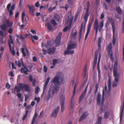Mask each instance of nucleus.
Instances as JSON below:
<instances>
[{
	"instance_id": "f257e3e1",
	"label": "nucleus",
	"mask_w": 124,
	"mask_h": 124,
	"mask_svg": "<svg viewBox=\"0 0 124 124\" xmlns=\"http://www.w3.org/2000/svg\"><path fill=\"white\" fill-rule=\"evenodd\" d=\"M64 80V76L63 73L59 71L57 72L55 76L51 81V83L54 84L53 88L52 93L53 94L59 91L60 88L59 85L63 84Z\"/></svg>"
},
{
	"instance_id": "f03ea898",
	"label": "nucleus",
	"mask_w": 124,
	"mask_h": 124,
	"mask_svg": "<svg viewBox=\"0 0 124 124\" xmlns=\"http://www.w3.org/2000/svg\"><path fill=\"white\" fill-rule=\"evenodd\" d=\"M98 46L99 47V49L98 50H96L95 52L93 68L94 69L96 66L97 60V56L99 52V57L97 65V69L98 72L99 81L100 82L101 76L100 67V63L101 57V53L100 52L101 50V37H100L98 38Z\"/></svg>"
},
{
	"instance_id": "7ed1b4c3",
	"label": "nucleus",
	"mask_w": 124,
	"mask_h": 124,
	"mask_svg": "<svg viewBox=\"0 0 124 124\" xmlns=\"http://www.w3.org/2000/svg\"><path fill=\"white\" fill-rule=\"evenodd\" d=\"M108 82V90H107V86L105 85L104 88L102 91V101H101V106L103 105V103L104 97H108L110 95L111 86V80L110 78H109Z\"/></svg>"
},
{
	"instance_id": "20e7f679",
	"label": "nucleus",
	"mask_w": 124,
	"mask_h": 124,
	"mask_svg": "<svg viewBox=\"0 0 124 124\" xmlns=\"http://www.w3.org/2000/svg\"><path fill=\"white\" fill-rule=\"evenodd\" d=\"M68 18L66 19L65 22L67 23H69V26L66 27L63 29V31L64 32H66L70 29L73 20V17L72 16V11L71 10L68 12Z\"/></svg>"
},
{
	"instance_id": "39448f33",
	"label": "nucleus",
	"mask_w": 124,
	"mask_h": 124,
	"mask_svg": "<svg viewBox=\"0 0 124 124\" xmlns=\"http://www.w3.org/2000/svg\"><path fill=\"white\" fill-rule=\"evenodd\" d=\"M94 28L95 30L96 36L98 31L100 32L101 31V22L98 23V19L96 18L94 22Z\"/></svg>"
},
{
	"instance_id": "423d86ee",
	"label": "nucleus",
	"mask_w": 124,
	"mask_h": 124,
	"mask_svg": "<svg viewBox=\"0 0 124 124\" xmlns=\"http://www.w3.org/2000/svg\"><path fill=\"white\" fill-rule=\"evenodd\" d=\"M113 75L115 77V81L113 82L112 86L114 87L116 86L118 84V82L119 78V74H117L116 70H114Z\"/></svg>"
},
{
	"instance_id": "0eeeda50",
	"label": "nucleus",
	"mask_w": 124,
	"mask_h": 124,
	"mask_svg": "<svg viewBox=\"0 0 124 124\" xmlns=\"http://www.w3.org/2000/svg\"><path fill=\"white\" fill-rule=\"evenodd\" d=\"M90 6V3L89 1H88L87 3V8L86 10V12L85 13L84 17V19L85 24L87 22L88 17L89 16V10Z\"/></svg>"
},
{
	"instance_id": "6e6552de",
	"label": "nucleus",
	"mask_w": 124,
	"mask_h": 124,
	"mask_svg": "<svg viewBox=\"0 0 124 124\" xmlns=\"http://www.w3.org/2000/svg\"><path fill=\"white\" fill-rule=\"evenodd\" d=\"M112 44L111 43H110L109 44L108 46V55L109 56L110 59L112 61H113L114 58L113 57L112 52Z\"/></svg>"
},
{
	"instance_id": "1a4fd4ad",
	"label": "nucleus",
	"mask_w": 124,
	"mask_h": 124,
	"mask_svg": "<svg viewBox=\"0 0 124 124\" xmlns=\"http://www.w3.org/2000/svg\"><path fill=\"white\" fill-rule=\"evenodd\" d=\"M60 99L61 101V111L62 112H63L64 109V104L65 100V96L63 94L60 95Z\"/></svg>"
},
{
	"instance_id": "9d476101",
	"label": "nucleus",
	"mask_w": 124,
	"mask_h": 124,
	"mask_svg": "<svg viewBox=\"0 0 124 124\" xmlns=\"http://www.w3.org/2000/svg\"><path fill=\"white\" fill-rule=\"evenodd\" d=\"M62 33L59 32L57 37L55 41L56 46H59L60 45V41L62 35Z\"/></svg>"
},
{
	"instance_id": "9b49d317",
	"label": "nucleus",
	"mask_w": 124,
	"mask_h": 124,
	"mask_svg": "<svg viewBox=\"0 0 124 124\" xmlns=\"http://www.w3.org/2000/svg\"><path fill=\"white\" fill-rule=\"evenodd\" d=\"M59 107L58 106L53 110V112L51 115V117H54L55 118L57 117V116L59 112Z\"/></svg>"
},
{
	"instance_id": "f8f14e48",
	"label": "nucleus",
	"mask_w": 124,
	"mask_h": 124,
	"mask_svg": "<svg viewBox=\"0 0 124 124\" xmlns=\"http://www.w3.org/2000/svg\"><path fill=\"white\" fill-rule=\"evenodd\" d=\"M27 6L29 9L30 14L32 16H34V11L35 8L33 5L30 6L29 5H27Z\"/></svg>"
},
{
	"instance_id": "ddd939ff",
	"label": "nucleus",
	"mask_w": 124,
	"mask_h": 124,
	"mask_svg": "<svg viewBox=\"0 0 124 124\" xmlns=\"http://www.w3.org/2000/svg\"><path fill=\"white\" fill-rule=\"evenodd\" d=\"M70 42V43L68 46L67 49L71 50L75 48L76 47L77 44L76 43L72 42L71 41Z\"/></svg>"
},
{
	"instance_id": "4468645a",
	"label": "nucleus",
	"mask_w": 124,
	"mask_h": 124,
	"mask_svg": "<svg viewBox=\"0 0 124 124\" xmlns=\"http://www.w3.org/2000/svg\"><path fill=\"white\" fill-rule=\"evenodd\" d=\"M50 79V78L49 77H48L46 79L44 85L43 92L42 94L41 95V97H42L43 96V95L45 91L46 90L47 85Z\"/></svg>"
},
{
	"instance_id": "2eb2a0df",
	"label": "nucleus",
	"mask_w": 124,
	"mask_h": 124,
	"mask_svg": "<svg viewBox=\"0 0 124 124\" xmlns=\"http://www.w3.org/2000/svg\"><path fill=\"white\" fill-rule=\"evenodd\" d=\"M93 20H92V22H90L88 24V26L87 30L85 37V40H86L87 39L89 32L90 30V29L92 24V23L93 21Z\"/></svg>"
},
{
	"instance_id": "dca6fc26",
	"label": "nucleus",
	"mask_w": 124,
	"mask_h": 124,
	"mask_svg": "<svg viewBox=\"0 0 124 124\" xmlns=\"http://www.w3.org/2000/svg\"><path fill=\"white\" fill-rule=\"evenodd\" d=\"M88 85V84L86 86L84 91L80 96L79 98V102H80L85 97L87 92Z\"/></svg>"
},
{
	"instance_id": "f3484780",
	"label": "nucleus",
	"mask_w": 124,
	"mask_h": 124,
	"mask_svg": "<svg viewBox=\"0 0 124 124\" xmlns=\"http://www.w3.org/2000/svg\"><path fill=\"white\" fill-rule=\"evenodd\" d=\"M23 67L24 68H22L20 70L21 72L22 73H24L25 75H27L28 74V72L30 71L27 67L24 66Z\"/></svg>"
},
{
	"instance_id": "a211bd4d",
	"label": "nucleus",
	"mask_w": 124,
	"mask_h": 124,
	"mask_svg": "<svg viewBox=\"0 0 124 124\" xmlns=\"http://www.w3.org/2000/svg\"><path fill=\"white\" fill-rule=\"evenodd\" d=\"M18 86L16 85L15 87V90L16 91L17 93H19L22 89V84L21 83L18 84Z\"/></svg>"
},
{
	"instance_id": "6ab92c4d",
	"label": "nucleus",
	"mask_w": 124,
	"mask_h": 124,
	"mask_svg": "<svg viewBox=\"0 0 124 124\" xmlns=\"http://www.w3.org/2000/svg\"><path fill=\"white\" fill-rule=\"evenodd\" d=\"M88 114V113L87 112H85L83 113L79 119V121L80 122H81L85 119L87 117Z\"/></svg>"
},
{
	"instance_id": "aec40b11",
	"label": "nucleus",
	"mask_w": 124,
	"mask_h": 124,
	"mask_svg": "<svg viewBox=\"0 0 124 124\" xmlns=\"http://www.w3.org/2000/svg\"><path fill=\"white\" fill-rule=\"evenodd\" d=\"M22 84V89L26 91H29L30 89L28 86L26 84H23L21 83Z\"/></svg>"
},
{
	"instance_id": "412c9836",
	"label": "nucleus",
	"mask_w": 124,
	"mask_h": 124,
	"mask_svg": "<svg viewBox=\"0 0 124 124\" xmlns=\"http://www.w3.org/2000/svg\"><path fill=\"white\" fill-rule=\"evenodd\" d=\"M97 104L101 106V95L100 93H98L97 98Z\"/></svg>"
},
{
	"instance_id": "4be33fe9",
	"label": "nucleus",
	"mask_w": 124,
	"mask_h": 124,
	"mask_svg": "<svg viewBox=\"0 0 124 124\" xmlns=\"http://www.w3.org/2000/svg\"><path fill=\"white\" fill-rule=\"evenodd\" d=\"M15 4H14L12 5L11 8L10 9V11H9V15L11 17H12L13 16V10H14L15 8Z\"/></svg>"
},
{
	"instance_id": "5701e85b",
	"label": "nucleus",
	"mask_w": 124,
	"mask_h": 124,
	"mask_svg": "<svg viewBox=\"0 0 124 124\" xmlns=\"http://www.w3.org/2000/svg\"><path fill=\"white\" fill-rule=\"evenodd\" d=\"M29 79L30 81L31 82H32V84L33 86H35V83L36 81L35 79L33 80V76L31 75H30L29 76Z\"/></svg>"
},
{
	"instance_id": "b1692460",
	"label": "nucleus",
	"mask_w": 124,
	"mask_h": 124,
	"mask_svg": "<svg viewBox=\"0 0 124 124\" xmlns=\"http://www.w3.org/2000/svg\"><path fill=\"white\" fill-rule=\"evenodd\" d=\"M55 48L54 47L51 48H49L48 50L47 53L49 54H53L55 52Z\"/></svg>"
},
{
	"instance_id": "393cba45",
	"label": "nucleus",
	"mask_w": 124,
	"mask_h": 124,
	"mask_svg": "<svg viewBox=\"0 0 124 124\" xmlns=\"http://www.w3.org/2000/svg\"><path fill=\"white\" fill-rule=\"evenodd\" d=\"M69 50L67 49V50H65L64 51V55H66L68 54H71L74 53V50L70 51Z\"/></svg>"
},
{
	"instance_id": "a878e982",
	"label": "nucleus",
	"mask_w": 124,
	"mask_h": 124,
	"mask_svg": "<svg viewBox=\"0 0 124 124\" xmlns=\"http://www.w3.org/2000/svg\"><path fill=\"white\" fill-rule=\"evenodd\" d=\"M0 27L1 30L5 31L6 30L8 26L7 24H3L0 26Z\"/></svg>"
},
{
	"instance_id": "bb28decb",
	"label": "nucleus",
	"mask_w": 124,
	"mask_h": 124,
	"mask_svg": "<svg viewBox=\"0 0 124 124\" xmlns=\"http://www.w3.org/2000/svg\"><path fill=\"white\" fill-rule=\"evenodd\" d=\"M45 26L47 28L48 30H52L53 29L51 25L49 23H46Z\"/></svg>"
},
{
	"instance_id": "cd10ccee",
	"label": "nucleus",
	"mask_w": 124,
	"mask_h": 124,
	"mask_svg": "<svg viewBox=\"0 0 124 124\" xmlns=\"http://www.w3.org/2000/svg\"><path fill=\"white\" fill-rule=\"evenodd\" d=\"M25 12H23L22 13V20L23 23H24V20L25 21H26L27 22V20H26V18H25Z\"/></svg>"
},
{
	"instance_id": "c85d7f7f",
	"label": "nucleus",
	"mask_w": 124,
	"mask_h": 124,
	"mask_svg": "<svg viewBox=\"0 0 124 124\" xmlns=\"http://www.w3.org/2000/svg\"><path fill=\"white\" fill-rule=\"evenodd\" d=\"M9 48L11 54L13 55H14L15 54V52L14 50V48L13 47H11V44L9 45Z\"/></svg>"
},
{
	"instance_id": "c756f323",
	"label": "nucleus",
	"mask_w": 124,
	"mask_h": 124,
	"mask_svg": "<svg viewBox=\"0 0 124 124\" xmlns=\"http://www.w3.org/2000/svg\"><path fill=\"white\" fill-rule=\"evenodd\" d=\"M124 103L123 106L122 107V108L121 109V111L120 114V122L121 123L122 121V117L123 116V112L124 110Z\"/></svg>"
},
{
	"instance_id": "7c9ffc66",
	"label": "nucleus",
	"mask_w": 124,
	"mask_h": 124,
	"mask_svg": "<svg viewBox=\"0 0 124 124\" xmlns=\"http://www.w3.org/2000/svg\"><path fill=\"white\" fill-rule=\"evenodd\" d=\"M118 64V62L117 61H116L114 63V67L113 70V73H114V70H116L117 74H118L117 73V67Z\"/></svg>"
},
{
	"instance_id": "2f4dec72",
	"label": "nucleus",
	"mask_w": 124,
	"mask_h": 124,
	"mask_svg": "<svg viewBox=\"0 0 124 124\" xmlns=\"http://www.w3.org/2000/svg\"><path fill=\"white\" fill-rule=\"evenodd\" d=\"M20 52L22 53L24 57L26 56V54L24 52V48H21L20 49Z\"/></svg>"
},
{
	"instance_id": "473e14b6",
	"label": "nucleus",
	"mask_w": 124,
	"mask_h": 124,
	"mask_svg": "<svg viewBox=\"0 0 124 124\" xmlns=\"http://www.w3.org/2000/svg\"><path fill=\"white\" fill-rule=\"evenodd\" d=\"M51 92L50 90L48 91V94L45 97V99L46 100H48L51 96Z\"/></svg>"
},
{
	"instance_id": "72a5a7b5",
	"label": "nucleus",
	"mask_w": 124,
	"mask_h": 124,
	"mask_svg": "<svg viewBox=\"0 0 124 124\" xmlns=\"http://www.w3.org/2000/svg\"><path fill=\"white\" fill-rule=\"evenodd\" d=\"M116 10L117 13L120 14H121L122 10L119 7H116Z\"/></svg>"
},
{
	"instance_id": "f704fd0d",
	"label": "nucleus",
	"mask_w": 124,
	"mask_h": 124,
	"mask_svg": "<svg viewBox=\"0 0 124 124\" xmlns=\"http://www.w3.org/2000/svg\"><path fill=\"white\" fill-rule=\"evenodd\" d=\"M76 85L77 83H76L75 84L74 86V89L73 92V95L72 96V98H74V95L75 94L76 91Z\"/></svg>"
},
{
	"instance_id": "c9c22d12",
	"label": "nucleus",
	"mask_w": 124,
	"mask_h": 124,
	"mask_svg": "<svg viewBox=\"0 0 124 124\" xmlns=\"http://www.w3.org/2000/svg\"><path fill=\"white\" fill-rule=\"evenodd\" d=\"M38 115V114L36 112H35V113L34 115V117L33 119L32 120V123L31 124H33L34 123V122L36 118L37 117Z\"/></svg>"
},
{
	"instance_id": "e433bc0d",
	"label": "nucleus",
	"mask_w": 124,
	"mask_h": 124,
	"mask_svg": "<svg viewBox=\"0 0 124 124\" xmlns=\"http://www.w3.org/2000/svg\"><path fill=\"white\" fill-rule=\"evenodd\" d=\"M20 35L21 36L20 39L21 40L24 39H25L28 35V34H26V35H24V36L22 35L21 34H20Z\"/></svg>"
},
{
	"instance_id": "4c0bfd02",
	"label": "nucleus",
	"mask_w": 124,
	"mask_h": 124,
	"mask_svg": "<svg viewBox=\"0 0 124 124\" xmlns=\"http://www.w3.org/2000/svg\"><path fill=\"white\" fill-rule=\"evenodd\" d=\"M109 112L108 111H106L105 113L104 117L105 118L107 119L108 118L109 115Z\"/></svg>"
},
{
	"instance_id": "58836bf2",
	"label": "nucleus",
	"mask_w": 124,
	"mask_h": 124,
	"mask_svg": "<svg viewBox=\"0 0 124 124\" xmlns=\"http://www.w3.org/2000/svg\"><path fill=\"white\" fill-rule=\"evenodd\" d=\"M116 42V38L115 37V34H113V36L112 43L113 45H115Z\"/></svg>"
},
{
	"instance_id": "ea45409f",
	"label": "nucleus",
	"mask_w": 124,
	"mask_h": 124,
	"mask_svg": "<svg viewBox=\"0 0 124 124\" xmlns=\"http://www.w3.org/2000/svg\"><path fill=\"white\" fill-rule=\"evenodd\" d=\"M83 28V23H82L81 24V27L80 30L79 32V35H80V36L81 35H82V30Z\"/></svg>"
},
{
	"instance_id": "a19ab883",
	"label": "nucleus",
	"mask_w": 124,
	"mask_h": 124,
	"mask_svg": "<svg viewBox=\"0 0 124 124\" xmlns=\"http://www.w3.org/2000/svg\"><path fill=\"white\" fill-rule=\"evenodd\" d=\"M51 45V42L49 41H48L47 42V43L44 45L45 47L47 48L49 47Z\"/></svg>"
},
{
	"instance_id": "79ce46f5",
	"label": "nucleus",
	"mask_w": 124,
	"mask_h": 124,
	"mask_svg": "<svg viewBox=\"0 0 124 124\" xmlns=\"http://www.w3.org/2000/svg\"><path fill=\"white\" fill-rule=\"evenodd\" d=\"M112 26L113 29V34H115V25L114 23H112Z\"/></svg>"
},
{
	"instance_id": "37998d69",
	"label": "nucleus",
	"mask_w": 124,
	"mask_h": 124,
	"mask_svg": "<svg viewBox=\"0 0 124 124\" xmlns=\"http://www.w3.org/2000/svg\"><path fill=\"white\" fill-rule=\"evenodd\" d=\"M51 23L54 26L56 25L57 24L56 22L54 19H52L51 20Z\"/></svg>"
},
{
	"instance_id": "c03bdc74",
	"label": "nucleus",
	"mask_w": 124,
	"mask_h": 124,
	"mask_svg": "<svg viewBox=\"0 0 124 124\" xmlns=\"http://www.w3.org/2000/svg\"><path fill=\"white\" fill-rule=\"evenodd\" d=\"M77 34V32L76 31L74 33L71 34V37L72 38H75L76 35Z\"/></svg>"
},
{
	"instance_id": "a18cd8bd",
	"label": "nucleus",
	"mask_w": 124,
	"mask_h": 124,
	"mask_svg": "<svg viewBox=\"0 0 124 124\" xmlns=\"http://www.w3.org/2000/svg\"><path fill=\"white\" fill-rule=\"evenodd\" d=\"M54 18L57 21H58L59 19V16L57 14H55L54 15Z\"/></svg>"
},
{
	"instance_id": "49530a36",
	"label": "nucleus",
	"mask_w": 124,
	"mask_h": 124,
	"mask_svg": "<svg viewBox=\"0 0 124 124\" xmlns=\"http://www.w3.org/2000/svg\"><path fill=\"white\" fill-rule=\"evenodd\" d=\"M7 25L8 27H10L12 26L13 25L12 23H10L8 21H7Z\"/></svg>"
},
{
	"instance_id": "de8ad7c7",
	"label": "nucleus",
	"mask_w": 124,
	"mask_h": 124,
	"mask_svg": "<svg viewBox=\"0 0 124 124\" xmlns=\"http://www.w3.org/2000/svg\"><path fill=\"white\" fill-rule=\"evenodd\" d=\"M16 64L18 65L19 67H20L21 66V63L19 61H15Z\"/></svg>"
},
{
	"instance_id": "09e8293b",
	"label": "nucleus",
	"mask_w": 124,
	"mask_h": 124,
	"mask_svg": "<svg viewBox=\"0 0 124 124\" xmlns=\"http://www.w3.org/2000/svg\"><path fill=\"white\" fill-rule=\"evenodd\" d=\"M6 88L8 89H10L11 87V85L9 84L8 83H7L6 84Z\"/></svg>"
},
{
	"instance_id": "8fccbe9b",
	"label": "nucleus",
	"mask_w": 124,
	"mask_h": 124,
	"mask_svg": "<svg viewBox=\"0 0 124 124\" xmlns=\"http://www.w3.org/2000/svg\"><path fill=\"white\" fill-rule=\"evenodd\" d=\"M11 3H9L7 7V9L8 11L9 12V11H10V8L11 7Z\"/></svg>"
},
{
	"instance_id": "3c124183",
	"label": "nucleus",
	"mask_w": 124,
	"mask_h": 124,
	"mask_svg": "<svg viewBox=\"0 0 124 124\" xmlns=\"http://www.w3.org/2000/svg\"><path fill=\"white\" fill-rule=\"evenodd\" d=\"M95 124H101V117L99 116L98 120V121Z\"/></svg>"
},
{
	"instance_id": "603ef678",
	"label": "nucleus",
	"mask_w": 124,
	"mask_h": 124,
	"mask_svg": "<svg viewBox=\"0 0 124 124\" xmlns=\"http://www.w3.org/2000/svg\"><path fill=\"white\" fill-rule=\"evenodd\" d=\"M40 90V88L39 86H37L36 87V88L35 90V93H38L39 92V90Z\"/></svg>"
},
{
	"instance_id": "864d4df0",
	"label": "nucleus",
	"mask_w": 124,
	"mask_h": 124,
	"mask_svg": "<svg viewBox=\"0 0 124 124\" xmlns=\"http://www.w3.org/2000/svg\"><path fill=\"white\" fill-rule=\"evenodd\" d=\"M107 106H105V107H104V108H103L102 107H101V112H102L103 111H105V110L107 109Z\"/></svg>"
},
{
	"instance_id": "5fc2aeb1",
	"label": "nucleus",
	"mask_w": 124,
	"mask_h": 124,
	"mask_svg": "<svg viewBox=\"0 0 124 124\" xmlns=\"http://www.w3.org/2000/svg\"><path fill=\"white\" fill-rule=\"evenodd\" d=\"M25 101H26L27 99L29 97V95L25 94Z\"/></svg>"
},
{
	"instance_id": "6e6d98bb",
	"label": "nucleus",
	"mask_w": 124,
	"mask_h": 124,
	"mask_svg": "<svg viewBox=\"0 0 124 124\" xmlns=\"http://www.w3.org/2000/svg\"><path fill=\"white\" fill-rule=\"evenodd\" d=\"M13 40L12 39H9L8 40V45L9 46V45L11 44H13Z\"/></svg>"
},
{
	"instance_id": "4d7b16f0",
	"label": "nucleus",
	"mask_w": 124,
	"mask_h": 124,
	"mask_svg": "<svg viewBox=\"0 0 124 124\" xmlns=\"http://www.w3.org/2000/svg\"><path fill=\"white\" fill-rule=\"evenodd\" d=\"M55 8L56 6L53 7H50L48 9V10L50 11H52Z\"/></svg>"
},
{
	"instance_id": "13d9d810",
	"label": "nucleus",
	"mask_w": 124,
	"mask_h": 124,
	"mask_svg": "<svg viewBox=\"0 0 124 124\" xmlns=\"http://www.w3.org/2000/svg\"><path fill=\"white\" fill-rule=\"evenodd\" d=\"M31 37L32 38L36 40H37L38 39V37L36 35L32 36Z\"/></svg>"
},
{
	"instance_id": "bf43d9fd",
	"label": "nucleus",
	"mask_w": 124,
	"mask_h": 124,
	"mask_svg": "<svg viewBox=\"0 0 124 124\" xmlns=\"http://www.w3.org/2000/svg\"><path fill=\"white\" fill-rule=\"evenodd\" d=\"M57 59H54L53 60V64L55 66L57 62Z\"/></svg>"
},
{
	"instance_id": "052dcab7",
	"label": "nucleus",
	"mask_w": 124,
	"mask_h": 124,
	"mask_svg": "<svg viewBox=\"0 0 124 124\" xmlns=\"http://www.w3.org/2000/svg\"><path fill=\"white\" fill-rule=\"evenodd\" d=\"M40 98L39 97L37 98V97H35L34 99L35 101H37V102L38 103L40 101Z\"/></svg>"
},
{
	"instance_id": "680f3d73",
	"label": "nucleus",
	"mask_w": 124,
	"mask_h": 124,
	"mask_svg": "<svg viewBox=\"0 0 124 124\" xmlns=\"http://www.w3.org/2000/svg\"><path fill=\"white\" fill-rule=\"evenodd\" d=\"M23 0H20L18 6L19 7V8H20L21 7L22 5V4H23Z\"/></svg>"
},
{
	"instance_id": "e2e57ef3",
	"label": "nucleus",
	"mask_w": 124,
	"mask_h": 124,
	"mask_svg": "<svg viewBox=\"0 0 124 124\" xmlns=\"http://www.w3.org/2000/svg\"><path fill=\"white\" fill-rule=\"evenodd\" d=\"M73 0H68V1L69 3L70 6H72Z\"/></svg>"
},
{
	"instance_id": "0e129e2a",
	"label": "nucleus",
	"mask_w": 124,
	"mask_h": 124,
	"mask_svg": "<svg viewBox=\"0 0 124 124\" xmlns=\"http://www.w3.org/2000/svg\"><path fill=\"white\" fill-rule=\"evenodd\" d=\"M95 87L96 88L95 90V93H96L97 92V91L98 87V85L96 84L95 86Z\"/></svg>"
},
{
	"instance_id": "69168bd1",
	"label": "nucleus",
	"mask_w": 124,
	"mask_h": 124,
	"mask_svg": "<svg viewBox=\"0 0 124 124\" xmlns=\"http://www.w3.org/2000/svg\"><path fill=\"white\" fill-rule=\"evenodd\" d=\"M35 5L36 7H38L40 5L39 2V1H37L35 3Z\"/></svg>"
},
{
	"instance_id": "338daca9",
	"label": "nucleus",
	"mask_w": 124,
	"mask_h": 124,
	"mask_svg": "<svg viewBox=\"0 0 124 124\" xmlns=\"http://www.w3.org/2000/svg\"><path fill=\"white\" fill-rule=\"evenodd\" d=\"M13 31V29L11 28H10L8 30V33H10L11 34L12 33Z\"/></svg>"
},
{
	"instance_id": "774afa93",
	"label": "nucleus",
	"mask_w": 124,
	"mask_h": 124,
	"mask_svg": "<svg viewBox=\"0 0 124 124\" xmlns=\"http://www.w3.org/2000/svg\"><path fill=\"white\" fill-rule=\"evenodd\" d=\"M123 60H124V44L123 45Z\"/></svg>"
}]
</instances>
